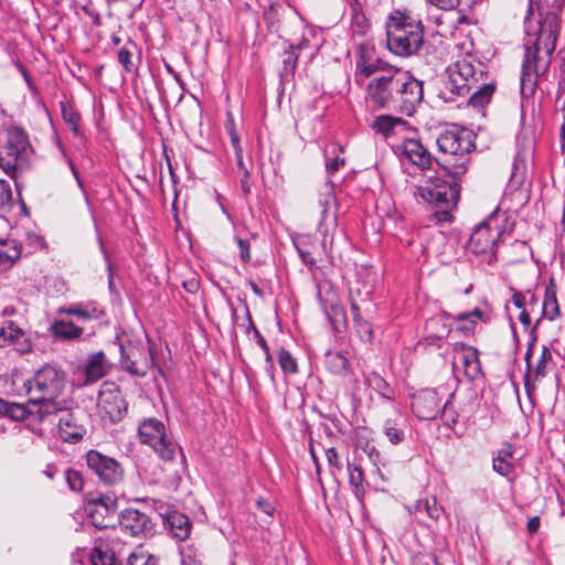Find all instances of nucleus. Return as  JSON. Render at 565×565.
Masks as SVG:
<instances>
[{"label": "nucleus", "instance_id": "nucleus-38", "mask_svg": "<svg viewBox=\"0 0 565 565\" xmlns=\"http://www.w3.org/2000/svg\"><path fill=\"white\" fill-rule=\"evenodd\" d=\"M299 56V45H289L288 50L284 54V71L286 74L294 73Z\"/></svg>", "mask_w": 565, "mask_h": 565}, {"label": "nucleus", "instance_id": "nucleus-3", "mask_svg": "<svg viewBox=\"0 0 565 565\" xmlns=\"http://www.w3.org/2000/svg\"><path fill=\"white\" fill-rule=\"evenodd\" d=\"M386 44L395 55L418 54L424 45V25L409 9H394L386 18Z\"/></svg>", "mask_w": 565, "mask_h": 565}, {"label": "nucleus", "instance_id": "nucleus-24", "mask_svg": "<svg viewBox=\"0 0 565 565\" xmlns=\"http://www.w3.org/2000/svg\"><path fill=\"white\" fill-rule=\"evenodd\" d=\"M109 367L105 354L100 351L89 356L85 366V384H92L102 379Z\"/></svg>", "mask_w": 565, "mask_h": 565}, {"label": "nucleus", "instance_id": "nucleus-20", "mask_svg": "<svg viewBox=\"0 0 565 565\" xmlns=\"http://www.w3.org/2000/svg\"><path fill=\"white\" fill-rule=\"evenodd\" d=\"M414 414L424 420L434 419L440 412V398L436 390L426 388L413 396Z\"/></svg>", "mask_w": 565, "mask_h": 565}, {"label": "nucleus", "instance_id": "nucleus-7", "mask_svg": "<svg viewBox=\"0 0 565 565\" xmlns=\"http://www.w3.org/2000/svg\"><path fill=\"white\" fill-rule=\"evenodd\" d=\"M24 386L30 395L29 403L38 406L36 411H42L46 403H58L56 397L65 386V373L53 365H45Z\"/></svg>", "mask_w": 565, "mask_h": 565}, {"label": "nucleus", "instance_id": "nucleus-13", "mask_svg": "<svg viewBox=\"0 0 565 565\" xmlns=\"http://www.w3.org/2000/svg\"><path fill=\"white\" fill-rule=\"evenodd\" d=\"M39 419L45 422L50 417H57L60 436L65 441L76 443L83 438L85 428L78 423L74 412L61 403H46L42 411H36Z\"/></svg>", "mask_w": 565, "mask_h": 565}, {"label": "nucleus", "instance_id": "nucleus-2", "mask_svg": "<svg viewBox=\"0 0 565 565\" xmlns=\"http://www.w3.org/2000/svg\"><path fill=\"white\" fill-rule=\"evenodd\" d=\"M448 74L443 90L446 102H456L457 96L466 98L467 105L472 107H483L490 102L495 85L488 81L487 66L482 62L467 55L450 65Z\"/></svg>", "mask_w": 565, "mask_h": 565}, {"label": "nucleus", "instance_id": "nucleus-23", "mask_svg": "<svg viewBox=\"0 0 565 565\" xmlns=\"http://www.w3.org/2000/svg\"><path fill=\"white\" fill-rule=\"evenodd\" d=\"M22 245L15 239H0V271H7L21 257Z\"/></svg>", "mask_w": 565, "mask_h": 565}, {"label": "nucleus", "instance_id": "nucleus-18", "mask_svg": "<svg viewBox=\"0 0 565 565\" xmlns=\"http://www.w3.org/2000/svg\"><path fill=\"white\" fill-rule=\"evenodd\" d=\"M454 370L462 367L468 380L473 381L481 374L478 350L463 343H455Z\"/></svg>", "mask_w": 565, "mask_h": 565}, {"label": "nucleus", "instance_id": "nucleus-44", "mask_svg": "<svg viewBox=\"0 0 565 565\" xmlns=\"http://www.w3.org/2000/svg\"><path fill=\"white\" fill-rule=\"evenodd\" d=\"M246 330H252L253 331L254 339L256 340L257 344L260 347V349L265 353L266 361L270 362L271 361V355H270L267 342L264 339V337L262 335V333L259 332V330L253 323V320H248L247 326H246Z\"/></svg>", "mask_w": 565, "mask_h": 565}, {"label": "nucleus", "instance_id": "nucleus-11", "mask_svg": "<svg viewBox=\"0 0 565 565\" xmlns=\"http://www.w3.org/2000/svg\"><path fill=\"white\" fill-rule=\"evenodd\" d=\"M140 443L151 447L162 460H172L177 451L175 443L168 436L162 422L147 418L138 427Z\"/></svg>", "mask_w": 565, "mask_h": 565}, {"label": "nucleus", "instance_id": "nucleus-33", "mask_svg": "<svg viewBox=\"0 0 565 565\" xmlns=\"http://www.w3.org/2000/svg\"><path fill=\"white\" fill-rule=\"evenodd\" d=\"M401 418H387L383 425V431L391 444L399 445L405 439V431L399 423Z\"/></svg>", "mask_w": 565, "mask_h": 565}, {"label": "nucleus", "instance_id": "nucleus-53", "mask_svg": "<svg viewBox=\"0 0 565 565\" xmlns=\"http://www.w3.org/2000/svg\"><path fill=\"white\" fill-rule=\"evenodd\" d=\"M237 247L239 250V258L244 264L250 260V244L247 239L236 238Z\"/></svg>", "mask_w": 565, "mask_h": 565}, {"label": "nucleus", "instance_id": "nucleus-64", "mask_svg": "<svg viewBox=\"0 0 565 565\" xmlns=\"http://www.w3.org/2000/svg\"><path fill=\"white\" fill-rule=\"evenodd\" d=\"M539 527H540V518L539 516H533L527 521L526 529H527L529 533L533 534V533L537 532Z\"/></svg>", "mask_w": 565, "mask_h": 565}, {"label": "nucleus", "instance_id": "nucleus-14", "mask_svg": "<svg viewBox=\"0 0 565 565\" xmlns=\"http://www.w3.org/2000/svg\"><path fill=\"white\" fill-rule=\"evenodd\" d=\"M128 404L115 382H104L97 397L98 414L110 423L120 422L127 413Z\"/></svg>", "mask_w": 565, "mask_h": 565}, {"label": "nucleus", "instance_id": "nucleus-4", "mask_svg": "<svg viewBox=\"0 0 565 565\" xmlns=\"http://www.w3.org/2000/svg\"><path fill=\"white\" fill-rule=\"evenodd\" d=\"M511 298L505 303L508 318H531L541 310V318L562 317L565 313L561 309L555 280L551 278L545 286L544 298L540 300L531 289L521 291L510 287Z\"/></svg>", "mask_w": 565, "mask_h": 565}, {"label": "nucleus", "instance_id": "nucleus-6", "mask_svg": "<svg viewBox=\"0 0 565 565\" xmlns=\"http://www.w3.org/2000/svg\"><path fill=\"white\" fill-rule=\"evenodd\" d=\"M449 180L431 181L417 190V194L427 203L434 205L439 222H450V211L456 207L460 195L461 178H455L446 172Z\"/></svg>", "mask_w": 565, "mask_h": 565}, {"label": "nucleus", "instance_id": "nucleus-27", "mask_svg": "<svg viewBox=\"0 0 565 565\" xmlns=\"http://www.w3.org/2000/svg\"><path fill=\"white\" fill-rule=\"evenodd\" d=\"M89 561L92 565H111L116 561L115 552L109 547L107 540H96Z\"/></svg>", "mask_w": 565, "mask_h": 565}, {"label": "nucleus", "instance_id": "nucleus-22", "mask_svg": "<svg viewBox=\"0 0 565 565\" xmlns=\"http://www.w3.org/2000/svg\"><path fill=\"white\" fill-rule=\"evenodd\" d=\"M386 71L387 68L381 60L367 61L364 55H361L356 62L355 82L363 85L366 78H373L384 74Z\"/></svg>", "mask_w": 565, "mask_h": 565}, {"label": "nucleus", "instance_id": "nucleus-55", "mask_svg": "<svg viewBox=\"0 0 565 565\" xmlns=\"http://www.w3.org/2000/svg\"><path fill=\"white\" fill-rule=\"evenodd\" d=\"M430 4L441 10H452L465 0H427Z\"/></svg>", "mask_w": 565, "mask_h": 565}, {"label": "nucleus", "instance_id": "nucleus-41", "mask_svg": "<svg viewBox=\"0 0 565 565\" xmlns=\"http://www.w3.org/2000/svg\"><path fill=\"white\" fill-rule=\"evenodd\" d=\"M21 335L22 331L14 327L12 321H10V324L7 328H0V347H4L7 343L13 342Z\"/></svg>", "mask_w": 565, "mask_h": 565}, {"label": "nucleus", "instance_id": "nucleus-45", "mask_svg": "<svg viewBox=\"0 0 565 565\" xmlns=\"http://www.w3.org/2000/svg\"><path fill=\"white\" fill-rule=\"evenodd\" d=\"M348 472H349V482L358 492L359 489L362 487L363 471H362L361 467L349 462L348 463Z\"/></svg>", "mask_w": 565, "mask_h": 565}, {"label": "nucleus", "instance_id": "nucleus-52", "mask_svg": "<svg viewBox=\"0 0 565 565\" xmlns=\"http://www.w3.org/2000/svg\"><path fill=\"white\" fill-rule=\"evenodd\" d=\"M425 511L429 515V518L434 520H438L441 514V507L437 504V500L435 498L427 499L424 503Z\"/></svg>", "mask_w": 565, "mask_h": 565}, {"label": "nucleus", "instance_id": "nucleus-30", "mask_svg": "<svg viewBox=\"0 0 565 565\" xmlns=\"http://www.w3.org/2000/svg\"><path fill=\"white\" fill-rule=\"evenodd\" d=\"M60 107L64 122L68 126L70 130L74 134L75 137H81L82 132L79 129V113L74 108L72 104L67 102H61Z\"/></svg>", "mask_w": 565, "mask_h": 565}, {"label": "nucleus", "instance_id": "nucleus-8", "mask_svg": "<svg viewBox=\"0 0 565 565\" xmlns=\"http://www.w3.org/2000/svg\"><path fill=\"white\" fill-rule=\"evenodd\" d=\"M33 153L26 132L19 127L7 131L6 141L0 146V168L10 177L24 169Z\"/></svg>", "mask_w": 565, "mask_h": 565}, {"label": "nucleus", "instance_id": "nucleus-50", "mask_svg": "<svg viewBox=\"0 0 565 565\" xmlns=\"http://www.w3.org/2000/svg\"><path fill=\"white\" fill-rule=\"evenodd\" d=\"M65 479L72 491H81L83 489V479L79 472L68 469L65 471Z\"/></svg>", "mask_w": 565, "mask_h": 565}, {"label": "nucleus", "instance_id": "nucleus-34", "mask_svg": "<svg viewBox=\"0 0 565 565\" xmlns=\"http://www.w3.org/2000/svg\"><path fill=\"white\" fill-rule=\"evenodd\" d=\"M318 203L321 209V218L319 222V227L321 228L328 220L330 207L335 203L333 186L331 184L326 183L323 185V192H321Z\"/></svg>", "mask_w": 565, "mask_h": 565}, {"label": "nucleus", "instance_id": "nucleus-42", "mask_svg": "<svg viewBox=\"0 0 565 565\" xmlns=\"http://www.w3.org/2000/svg\"><path fill=\"white\" fill-rule=\"evenodd\" d=\"M552 360V354L547 348H543L541 356L537 361V364L534 370V379L540 380L544 377L547 373V364Z\"/></svg>", "mask_w": 565, "mask_h": 565}, {"label": "nucleus", "instance_id": "nucleus-5", "mask_svg": "<svg viewBox=\"0 0 565 565\" xmlns=\"http://www.w3.org/2000/svg\"><path fill=\"white\" fill-rule=\"evenodd\" d=\"M438 150L446 158L440 162L443 169L455 178H462L468 171L470 153L476 148L471 132L454 127L437 138Z\"/></svg>", "mask_w": 565, "mask_h": 565}, {"label": "nucleus", "instance_id": "nucleus-32", "mask_svg": "<svg viewBox=\"0 0 565 565\" xmlns=\"http://www.w3.org/2000/svg\"><path fill=\"white\" fill-rule=\"evenodd\" d=\"M168 522L171 530L174 532L175 537L179 540H185L189 536L191 523L188 516L180 513H173L169 515Z\"/></svg>", "mask_w": 565, "mask_h": 565}, {"label": "nucleus", "instance_id": "nucleus-1", "mask_svg": "<svg viewBox=\"0 0 565 565\" xmlns=\"http://www.w3.org/2000/svg\"><path fill=\"white\" fill-rule=\"evenodd\" d=\"M559 29V19L554 12H547L543 18L539 14V18H535L532 3L529 4L524 18L525 54L520 78V93L523 98L533 96L539 76L547 72Z\"/></svg>", "mask_w": 565, "mask_h": 565}, {"label": "nucleus", "instance_id": "nucleus-43", "mask_svg": "<svg viewBox=\"0 0 565 565\" xmlns=\"http://www.w3.org/2000/svg\"><path fill=\"white\" fill-rule=\"evenodd\" d=\"M28 313L26 305L21 299H15L2 309L3 317L24 316Z\"/></svg>", "mask_w": 565, "mask_h": 565}, {"label": "nucleus", "instance_id": "nucleus-40", "mask_svg": "<svg viewBox=\"0 0 565 565\" xmlns=\"http://www.w3.org/2000/svg\"><path fill=\"white\" fill-rule=\"evenodd\" d=\"M1 411L4 415L15 420L24 419L28 413L26 408L18 403H2Z\"/></svg>", "mask_w": 565, "mask_h": 565}, {"label": "nucleus", "instance_id": "nucleus-36", "mask_svg": "<svg viewBox=\"0 0 565 565\" xmlns=\"http://www.w3.org/2000/svg\"><path fill=\"white\" fill-rule=\"evenodd\" d=\"M404 124V120L388 115L379 116L373 122V129L387 136L396 125Z\"/></svg>", "mask_w": 565, "mask_h": 565}, {"label": "nucleus", "instance_id": "nucleus-26", "mask_svg": "<svg viewBox=\"0 0 565 565\" xmlns=\"http://www.w3.org/2000/svg\"><path fill=\"white\" fill-rule=\"evenodd\" d=\"M514 448L512 444L504 443L502 448L498 450L497 455L492 459L493 470L501 476H509L513 470L511 462L513 458Z\"/></svg>", "mask_w": 565, "mask_h": 565}, {"label": "nucleus", "instance_id": "nucleus-56", "mask_svg": "<svg viewBox=\"0 0 565 565\" xmlns=\"http://www.w3.org/2000/svg\"><path fill=\"white\" fill-rule=\"evenodd\" d=\"M58 313H66L71 316H77L78 318H90L89 313L86 310H83L79 306H71V307H61L57 310Z\"/></svg>", "mask_w": 565, "mask_h": 565}, {"label": "nucleus", "instance_id": "nucleus-19", "mask_svg": "<svg viewBox=\"0 0 565 565\" xmlns=\"http://www.w3.org/2000/svg\"><path fill=\"white\" fill-rule=\"evenodd\" d=\"M397 149L402 160H407L420 170L431 168L434 158L418 139L406 138Z\"/></svg>", "mask_w": 565, "mask_h": 565}, {"label": "nucleus", "instance_id": "nucleus-48", "mask_svg": "<svg viewBox=\"0 0 565 565\" xmlns=\"http://www.w3.org/2000/svg\"><path fill=\"white\" fill-rule=\"evenodd\" d=\"M294 245L298 252L299 257L302 263H305L309 267H316V259L312 257L311 253L305 248L302 239H295Z\"/></svg>", "mask_w": 565, "mask_h": 565}, {"label": "nucleus", "instance_id": "nucleus-63", "mask_svg": "<svg viewBox=\"0 0 565 565\" xmlns=\"http://www.w3.org/2000/svg\"><path fill=\"white\" fill-rule=\"evenodd\" d=\"M344 159L339 157L332 160L327 159L326 168L330 173H333L337 172L344 164Z\"/></svg>", "mask_w": 565, "mask_h": 565}, {"label": "nucleus", "instance_id": "nucleus-12", "mask_svg": "<svg viewBox=\"0 0 565 565\" xmlns=\"http://www.w3.org/2000/svg\"><path fill=\"white\" fill-rule=\"evenodd\" d=\"M121 352V365L131 375L145 376L153 365V358L148 347L138 339L132 341L117 335Z\"/></svg>", "mask_w": 565, "mask_h": 565}, {"label": "nucleus", "instance_id": "nucleus-37", "mask_svg": "<svg viewBox=\"0 0 565 565\" xmlns=\"http://www.w3.org/2000/svg\"><path fill=\"white\" fill-rule=\"evenodd\" d=\"M372 292H373L372 286L365 287L364 291H362L359 287L350 289L351 309H352V315L354 316V318H356L361 315V307L359 305V300L354 298V294H356V296L360 298L361 302H365Z\"/></svg>", "mask_w": 565, "mask_h": 565}, {"label": "nucleus", "instance_id": "nucleus-17", "mask_svg": "<svg viewBox=\"0 0 565 565\" xmlns=\"http://www.w3.org/2000/svg\"><path fill=\"white\" fill-rule=\"evenodd\" d=\"M116 501L110 497L100 495L89 503L88 514L92 524L97 529L115 527Z\"/></svg>", "mask_w": 565, "mask_h": 565}, {"label": "nucleus", "instance_id": "nucleus-28", "mask_svg": "<svg viewBox=\"0 0 565 565\" xmlns=\"http://www.w3.org/2000/svg\"><path fill=\"white\" fill-rule=\"evenodd\" d=\"M324 365L331 373L337 375H344L349 371V360L341 351H327L324 354Z\"/></svg>", "mask_w": 565, "mask_h": 565}, {"label": "nucleus", "instance_id": "nucleus-9", "mask_svg": "<svg viewBox=\"0 0 565 565\" xmlns=\"http://www.w3.org/2000/svg\"><path fill=\"white\" fill-rule=\"evenodd\" d=\"M499 217V209H497L476 226L468 243L471 253L482 255L488 264H492L497 259L494 246L503 233Z\"/></svg>", "mask_w": 565, "mask_h": 565}, {"label": "nucleus", "instance_id": "nucleus-25", "mask_svg": "<svg viewBox=\"0 0 565 565\" xmlns=\"http://www.w3.org/2000/svg\"><path fill=\"white\" fill-rule=\"evenodd\" d=\"M350 31L354 36H365L371 29V23L366 18L359 1L350 4Z\"/></svg>", "mask_w": 565, "mask_h": 565}, {"label": "nucleus", "instance_id": "nucleus-49", "mask_svg": "<svg viewBox=\"0 0 565 565\" xmlns=\"http://www.w3.org/2000/svg\"><path fill=\"white\" fill-rule=\"evenodd\" d=\"M132 50L127 45L118 51V62L122 65L124 70L128 73L132 72L135 66L132 63Z\"/></svg>", "mask_w": 565, "mask_h": 565}, {"label": "nucleus", "instance_id": "nucleus-58", "mask_svg": "<svg viewBox=\"0 0 565 565\" xmlns=\"http://www.w3.org/2000/svg\"><path fill=\"white\" fill-rule=\"evenodd\" d=\"M522 330L527 335V341L530 344L535 342L536 337L534 334L536 326L532 323V320H520Z\"/></svg>", "mask_w": 565, "mask_h": 565}, {"label": "nucleus", "instance_id": "nucleus-57", "mask_svg": "<svg viewBox=\"0 0 565 565\" xmlns=\"http://www.w3.org/2000/svg\"><path fill=\"white\" fill-rule=\"evenodd\" d=\"M102 252L104 254L106 264H107V271H108V288L113 292L115 291V282H114V265L109 258V255L107 250L102 246Z\"/></svg>", "mask_w": 565, "mask_h": 565}, {"label": "nucleus", "instance_id": "nucleus-31", "mask_svg": "<svg viewBox=\"0 0 565 565\" xmlns=\"http://www.w3.org/2000/svg\"><path fill=\"white\" fill-rule=\"evenodd\" d=\"M365 384L379 393L383 398L388 401L394 399V392L391 388L390 384L377 373L371 372L365 375Z\"/></svg>", "mask_w": 565, "mask_h": 565}, {"label": "nucleus", "instance_id": "nucleus-60", "mask_svg": "<svg viewBox=\"0 0 565 565\" xmlns=\"http://www.w3.org/2000/svg\"><path fill=\"white\" fill-rule=\"evenodd\" d=\"M241 189L245 196L249 195L252 192L253 181L250 178L249 171H245V173H241L239 178Z\"/></svg>", "mask_w": 565, "mask_h": 565}, {"label": "nucleus", "instance_id": "nucleus-35", "mask_svg": "<svg viewBox=\"0 0 565 565\" xmlns=\"http://www.w3.org/2000/svg\"><path fill=\"white\" fill-rule=\"evenodd\" d=\"M425 331L430 340H443L452 332L444 320H427Z\"/></svg>", "mask_w": 565, "mask_h": 565}, {"label": "nucleus", "instance_id": "nucleus-51", "mask_svg": "<svg viewBox=\"0 0 565 565\" xmlns=\"http://www.w3.org/2000/svg\"><path fill=\"white\" fill-rule=\"evenodd\" d=\"M454 394L449 396V398L445 402L441 408V415L447 423L456 424L458 420V414L454 411L451 398Z\"/></svg>", "mask_w": 565, "mask_h": 565}, {"label": "nucleus", "instance_id": "nucleus-59", "mask_svg": "<svg viewBox=\"0 0 565 565\" xmlns=\"http://www.w3.org/2000/svg\"><path fill=\"white\" fill-rule=\"evenodd\" d=\"M413 565H440L436 557L430 554H419L414 556Z\"/></svg>", "mask_w": 565, "mask_h": 565}, {"label": "nucleus", "instance_id": "nucleus-62", "mask_svg": "<svg viewBox=\"0 0 565 565\" xmlns=\"http://www.w3.org/2000/svg\"><path fill=\"white\" fill-rule=\"evenodd\" d=\"M256 504L265 514H267L269 516H271L275 512V505L270 501H268L264 498H259L256 501Z\"/></svg>", "mask_w": 565, "mask_h": 565}, {"label": "nucleus", "instance_id": "nucleus-21", "mask_svg": "<svg viewBox=\"0 0 565 565\" xmlns=\"http://www.w3.org/2000/svg\"><path fill=\"white\" fill-rule=\"evenodd\" d=\"M119 525L131 536L147 535L152 531L150 518L137 509L124 510L119 515Z\"/></svg>", "mask_w": 565, "mask_h": 565}, {"label": "nucleus", "instance_id": "nucleus-54", "mask_svg": "<svg viewBox=\"0 0 565 565\" xmlns=\"http://www.w3.org/2000/svg\"><path fill=\"white\" fill-rule=\"evenodd\" d=\"M355 328L359 333L361 334V338L363 340L370 341L372 339V329L367 320H354Z\"/></svg>", "mask_w": 565, "mask_h": 565}, {"label": "nucleus", "instance_id": "nucleus-29", "mask_svg": "<svg viewBox=\"0 0 565 565\" xmlns=\"http://www.w3.org/2000/svg\"><path fill=\"white\" fill-rule=\"evenodd\" d=\"M51 330L55 338L62 340H72L78 338L82 333V329L76 327L72 320H55Z\"/></svg>", "mask_w": 565, "mask_h": 565}, {"label": "nucleus", "instance_id": "nucleus-47", "mask_svg": "<svg viewBox=\"0 0 565 565\" xmlns=\"http://www.w3.org/2000/svg\"><path fill=\"white\" fill-rule=\"evenodd\" d=\"M12 200V191L10 184L4 181L0 180V211L7 210Z\"/></svg>", "mask_w": 565, "mask_h": 565}, {"label": "nucleus", "instance_id": "nucleus-39", "mask_svg": "<svg viewBox=\"0 0 565 565\" xmlns=\"http://www.w3.org/2000/svg\"><path fill=\"white\" fill-rule=\"evenodd\" d=\"M278 363L285 373L295 374L298 371L296 360L285 349H280L278 352Z\"/></svg>", "mask_w": 565, "mask_h": 565}, {"label": "nucleus", "instance_id": "nucleus-16", "mask_svg": "<svg viewBox=\"0 0 565 565\" xmlns=\"http://www.w3.org/2000/svg\"><path fill=\"white\" fill-rule=\"evenodd\" d=\"M402 87L397 95H394L391 110L405 116H413L417 106L422 103L424 96L423 82L412 76L405 71V78L402 81Z\"/></svg>", "mask_w": 565, "mask_h": 565}, {"label": "nucleus", "instance_id": "nucleus-15", "mask_svg": "<svg viewBox=\"0 0 565 565\" xmlns=\"http://www.w3.org/2000/svg\"><path fill=\"white\" fill-rule=\"evenodd\" d=\"M86 463L99 482L106 486H115L124 480V467L113 457L106 456L97 450H89L86 454Z\"/></svg>", "mask_w": 565, "mask_h": 565}, {"label": "nucleus", "instance_id": "nucleus-46", "mask_svg": "<svg viewBox=\"0 0 565 565\" xmlns=\"http://www.w3.org/2000/svg\"><path fill=\"white\" fill-rule=\"evenodd\" d=\"M127 565H159L158 559L146 553H131Z\"/></svg>", "mask_w": 565, "mask_h": 565}, {"label": "nucleus", "instance_id": "nucleus-61", "mask_svg": "<svg viewBox=\"0 0 565 565\" xmlns=\"http://www.w3.org/2000/svg\"><path fill=\"white\" fill-rule=\"evenodd\" d=\"M326 457L330 466L334 467L338 470L342 469V463L339 459L337 450L333 447L328 448L326 450Z\"/></svg>", "mask_w": 565, "mask_h": 565}, {"label": "nucleus", "instance_id": "nucleus-10", "mask_svg": "<svg viewBox=\"0 0 565 565\" xmlns=\"http://www.w3.org/2000/svg\"><path fill=\"white\" fill-rule=\"evenodd\" d=\"M405 71L396 67H387L384 74L373 77L366 85V97L380 108L391 109L394 95L402 87Z\"/></svg>", "mask_w": 565, "mask_h": 565}]
</instances>
